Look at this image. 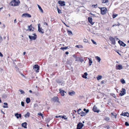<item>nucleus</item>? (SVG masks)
I'll return each instance as SVG.
<instances>
[{
  "mask_svg": "<svg viewBox=\"0 0 129 129\" xmlns=\"http://www.w3.org/2000/svg\"><path fill=\"white\" fill-rule=\"evenodd\" d=\"M33 69L36 72H38L40 69V66L37 64H36L33 66Z\"/></svg>",
  "mask_w": 129,
  "mask_h": 129,
  "instance_id": "5",
  "label": "nucleus"
},
{
  "mask_svg": "<svg viewBox=\"0 0 129 129\" xmlns=\"http://www.w3.org/2000/svg\"><path fill=\"white\" fill-rule=\"evenodd\" d=\"M52 100L54 102L59 103V99L57 96H54L52 99Z\"/></svg>",
  "mask_w": 129,
  "mask_h": 129,
  "instance_id": "13",
  "label": "nucleus"
},
{
  "mask_svg": "<svg viewBox=\"0 0 129 129\" xmlns=\"http://www.w3.org/2000/svg\"><path fill=\"white\" fill-rule=\"evenodd\" d=\"M125 125L126 126H129V123L127 121H126L125 122Z\"/></svg>",
  "mask_w": 129,
  "mask_h": 129,
  "instance_id": "48",
  "label": "nucleus"
},
{
  "mask_svg": "<svg viewBox=\"0 0 129 129\" xmlns=\"http://www.w3.org/2000/svg\"><path fill=\"white\" fill-rule=\"evenodd\" d=\"M26 101L27 104L29 103L30 101V100L29 98H27L26 100Z\"/></svg>",
  "mask_w": 129,
  "mask_h": 129,
  "instance_id": "27",
  "label": "nucleus"
},
{
  "mask_svg": "<svg viewBox=\"0 0 129 129\" xmlns=\"http://www.w3.org/2000/svg\"><path fill=\"white\" fill-rule=\"evenodd\" d=\"M102 78V76L101 75H98L97 76V80H99L101 79Z\"/></svg>",
  "mask_w": 129,
  "mask_h": 129,
  "instance_id": "29",
  "label": "nucleus"
},
{
  "mask_svg": "<svg viewBox=\"0 0 129 129\" xmlns=\"http://www.w3.org/2000/svg\"><path fill=\"white\" fill-rule=\"evenodd\" d=\"M21 106H23L24 107V102L23 101H22L21 102Z\"/></svg>",
  "mask_w": 129,
  "mask_h": 129,
  "instance_id": "49",
  "label": "nucleus"
},
{
  "mask_svg": "<svg viewBox=\"0 0 129 129\" xmlns=\"http://www.w3.org/2000/svg\"><path fill=\"white\" fill-rule=\"evenodd\" d=\"M80 114H81V116L82 117H83V116H85L86 114V113L83 111H82L81 112H80Z\"/></svg>",
  "mask_w": 129,
  "mask_h": 129,
  "instance_id": "24",
  "label": "nucleus"
},
{
  "mask_svg": "<svg viewBox=\"0 0 129 129\" xmlns=\"http://www.w3.org/2000/svg\"><path fill=\"white\" fill-rule=\"evenodd\" d=\"M126 94V90L124 88H122V90L120 91V92L119 93V96H121Z\"/></svg>",
  "mask_w": 129,
  "mask_h": 129,
  "instance_id": "4",
  "label": "nucleus"
},
{
  "mask_svg": "<svg viewBox=\"0 0 129 129\" xmlns=\"http://www.w3.org/2000/svg\"><path fill=\"white\" fill-rule=\"evenodd\" d=\"M110 95L114 97L115 99H117V100H118L117 99V98L116 96V95L114 93H110Z\"/></svg>",
  "mask_w": 129,
  "mask_h": 129,
  "instance_id": "36",
  "label": "nucleus"
},
{
  "mask_svg": "<svg viewBox=\"0 0 129 129\" xmlns=\"http://www.w3.org/2000/svg\"><path fill=\"white\" fill-rule=\"evenodd\" d=\"M3 41V38L0 34V43Z\"/></svg>",
  "mask_w": 129,
  "mask_h": 129,
  "instance_id": "52",
  "label": "nucleus"
},
{
  "mask_svg": "<svg viewBox=\"0 0 129 129\" xmlns=\"http://www.w3.org/2000/svg\"><path fill=\"white\" fill-rule=\"evenodd\" d=\"M76 58L75 61H80L82 62L84 61V58L82 57H76Z\"/></svg>",
  "mask_w": 129,
  "mask_h": 129,
  "instance_id": "7",
  "label": "nucleus"
},
{
  "mask_svg": "<svg viewBox=\"0 0 129 129\" xmlns=\"http://www.w3.org/2000/svg\"><path fill=\"white\" fill-rule=\"evenodd\" d=\"M20 2L19 0H17L16 1L15 0H13L11 1L10 3L9 4L11 6H18L19 5V4L20 3Z\"/></svg>",
  "mask_w": 129,
  "mask_h": 129,
  "instance_id": "1",
  "label": "nucleus"
},
{
  "mask_svg": "<svg viewBox=\"0 0 129 129\" xmlns=\"http://www.w3.org/2000/svg\"><path fill=\"white\" fill-rule=\"evenodd\" d=\"M38 6L39 9L41 11V12L42 13H43V10L41 8V7L39 5H38Z\"/></svg>",
  "mask_w": 129,
  "mask_h": 129,
  "instance_id": "34",
  "label": "nucleus"
},
{
  "mask_svg": "<svg viewBox=\"0 0 129 129\" xmlns=\"http://www.w3.org/2000/svg\"><path fill=\"white\" fill-rule=\"evenodd\" d=\"M28 30H29V29L30 28H32V24H31L30 25L28 26Z\"/></svg>",
  "mask_w": 129,
  "mask_h": 129,
  "instance_id": "55",
  "label": "nucleus"
},
{
  "mask_svg": "<svg viewBox=\"0 0 129 129\" xmlns=\"http://www.w3.org/2000/svg\"><path fill=\"white\" fill-rule=\"evenodd\" d=\"M4 104L5 106H3V107L4 108H8V107L7 106L8 105V103H7L5 102L4 103Z\"/></svg>",
  "mask_w": 129,
  "mask_h": 129,
  "instance_id": "28",
  "label": "nucleus"
},
{
  "mask_svg": "<svg viewBox=\"0 0 129 129\" xmlns=\"http://www.w3.org/2000/svg\"><path fill=\"white\" fill-rule=\"evenodd\" d=\"M106 127L107 128V129H109L110 128V126L108 125L106 126Z\"/></svg>",
  "mask_w": 129,
  "mask_h": 129,
  "instance_id": "63",
  "label": "nucleus"
},
{
  "mask_svg": "<svg viewBox=\"0 0 129 129\" xmlns=\"http://www.w3.org/2000/svg\"><path fill=\"white\" fill-rule=\"evenodd\" d=\"M33 29L32 30V28H30L29 29V30L30 31H33L34 30V27H33Z\"/></svg>",
  "mask_w": 129,
  "mask_h": 129,
  "instance_id": "56",
  "label": "nucleus"
},
{
  "mask_svg": "<svg viewBox=\"0 0 129 129\" xmlns=\"http://www.w3.org/2000/svg\"><path fill=\"white\" fill-rule=\"evenodd\" d=\"M75 93V92L73 91L72 92H69V94L70 95L72 96Z\"/></svg>",
  "mask_w": 129,
  "mask_h": 129,
  "instance_id": "32",
  "label": "nucleus"
},
{
  "mask_svg": "<svg viewBox=\"0 0 129 129\" xmlns=\"http://www.w3.org/2000/svg\"><path fill=\"white\" fill-rule=\"evenodd\" d=\"M75 47L78 48H83V46L81 45H78L76 46Z\"/></svg>",
  "mask_w": 129,
  "mask_h": 129,
  "instance_id": "39",
  "label": "nucleus"
},
{
  "mask_svg": "<svg viewBox=\"0 0 129 129\" xmlns=\"http://www.w3.org/2000/svg\"><path fill=\"white\" fill-rule=\"evenodd\" d=\"M93 111L95 112H97V107L96 105H94L92 108Z\"/></svg>",
  "mask_w": 129,
  "mask_h": 129,
  "instance_id": "22",
  "label": "nucleus"
},
{
  "mask_svg": "<svg viewBox=\"0 0 129 129\" xmlns=\"http://www.w3.org/2000/svg\"><path fill=\"white\" fill-rule=\"evenodd\" d=\"M19 91L21 92V94H23L25 93L24 91L22 90L19 89Z\"/></svg>",
  "mask_w": 129,
  "mask_h": 129,
  "instance_id": "45",
  "label": "nucleus"
},
{
  "mask_svg": "<svg viewBox=\"0 0 129 129\" xmlns=\"http://www.w3.org/2000/svg\"><path fill=\"white\" fill-rule=\"evenodd\" d=\"M33 35H34V36L36 38H37V35L35 33L33 34Z\"/></svg>",
  "mask_w": 129,
  "mask_h": 129,
  "instance_id": "57",
  "label": "nucleus"
},
{
  "mask_svg": "<svg viewBox=\"0 0 129 129\" xmlns=\"http://www.w3.org/2000/svg\"><path fill=\"white\" fill-rule=\"evenodd\" d=\"M123 67L121 64H117L116 65V69L117 70H120Z\"/></svg>",
  "mask_w": 129,
  "mask_h": 129,
  "instance_id": "8",
  "label": "nucleus"
},
{
  "mask_svg": "<svg viewBox=\"0 0 129 129\" xmlns=\"http://www.w3.org/2000/svg\"><path fill=\"white\" fill-rule=\"evenodd\" d=\"M20 73L21 74V75L23 77H25V76L23 75L22 73L21 72H20Z\"/></svg>",
  "mask_w": 129,
  "mask_h": 129,
  "instance_id": "60",
  "label": "nucleus"
},
{
  "mask_svg": "<svg viewBox=\"0 0 129 129\" xmlns=\"http://www.w3.org/2000/svg\"><path fill=\"white\" fill-rule=\"evenodd\" d=\"M57 8L58 12L59 14H60L61 13V11L60 9H59L58 7H57Z\"/></svg>",
  "mask_w": 129,
  "mask_h": 129,
  "instance_id": "46",
  "label": "nucleus"
},
{
  "mask_svg": "<svg viewBox=\"0 0 129 129\" xmlns=\"http://www.w3.org/2000/svg\"><path fill=\"white\" fill-rule=\"evenodd\" d=\"M121 116H127V117H129V113L128 112H123L122 111L121 114H120Z\"/></svg>",
  "mask_w": 129,
  "mask_h": 129,
  "instance_id": "9",
  "label": "nucleus"
},
{
  "mask_svg": "<svg viewBox=\"0 0 129 129\" xmlns=\"http://www.w3.org/2000/svg\"><path fill=\"white\" fill-rule=\"evenodd\" d=\"M83 111L85 112L86 114L89 112V110L88 109H86L84 108L83 109Z\"/></svg>",
  "mask_w": 129,
  "mask_h": 129,
  "instance_id": "38",
  "label": "nucleus"
},
{
  "mask_svg": "<svg viewBox=\"0 0 129 129\" xmlns=\"http://www.w3.org/2000/svg\"><path fill=\"white\" fill-rule=\"evenodd\" d=\"M28 37L29 38L30 40L31 41L33 40H35L37 39V38L35 37L34 36L30 35H29L28 36Z\"/></svg>",
  "mask_w": 129,
  "mask_h": 129,
  "instance_id": "19",
  "label": "nucleus"
},
{
  "mask_svg": "<svg viewBox=\"0 0 129 129\" xmlns=\"http://www.w3.org/2000/svg\"><path fill=\"white\" fill-rule=\"evenodd\" d=\"M107 11V9L106 7H103V9H102L100 11L101 14L102 15L106 14Z\"/></svg>",
  "mask_w": 129,
  "mask_h": 129,
  "instance_id": "3",
  "label": "nucleus"
},
{
  "mask_svg": "<svg viewBox=\"0 0 129 129\" xmlns=\"http://www.w3.org/2000/svg\"><path fill=\"white\" fill-rule=\"evenodd\" d=\"M118 43L120 46H122L124 47L126 45L123 42L121 41L120 40H119L118 41Z\"/></svg>",
  "mask_w": 129,
  "mask_h": 129,
  "instance_id": "12",
  "label": "nucleus"
},
{
  "mask_svg": "<svg viewBox=\"0 0 129 129\" xmlns=\"http://www.w3.org/2000/svg\"><path fill=\"white\" fill-rule=\"evenodd\" d=\"M98 26H99V27H101L102 26V25L101 23H99L98 24Z\"/></svg>",
  "mask_w": 129,
  "mask_h": 129,
  "instance_id": "53",
  "label": "nucleus"
},
{
  "mask_svg": "<svg viewBox=\"0 0 129 129\" xmlns=\"http://www.w3.org/2000/svg\"><path fill=\"white\" fill-rule=\"evenodd\" d=\"M21 16L22 17H24L30 18L31 17V15L28 13H24L22 14Z\"/></svg>",
  "mask_w": 129,
  "mask_h": 129,
  "instance_id": "11",
  "label": "nucleus"
},
{
  "mask_svg": "<svg viewBox=\"0 0 129 129\" xmlns=\"http://www.w3.org/2000/svg\"><path fill=\"white\" fill-rule=\"evenodd\" d=\"M83 41L84 42L87 43L88 42V40L87 39H84L83 40Z\"/></svg>",
  "mask_w": 129,
  "mask_h": 129,
  "instance_id": "51",
  "label": "nucleus"
},
{
  "mask_svg": "<svg viewBox=\"0 0 129 129\" xmlns=\"http://www.w3.org/2000/svg\"><path fill=\"white\" fill-rule=\"evenodd\" d=\"M92 6L93 7L94 6V7L95 8H96V7H97V4H96L95 5H92Z\"/></svg>",
  "mask_w": 129,
  "mask_h": 129,
  "instance_id": "61",
  "label": "nucleus"
},
{
  "mask_svg": "<svg viewBox=\"0 0 129 129\" xmlns=\"http://www.w3.org/2000/svg\"><path fill=\"white\" fill-rule=\"evenodd\" d=\"M68 49V46H65L63 47H61L60 48V49L63 50H65L67 49Z\"/></svg>",
  "mask_w": 129,
  "mask_h": 129,
  "instance_id": "33",
  "label": "nucleus"
},
{
  "mask_svg": "<svg viewBox=\"0 0 129 129\" xmlns=\"http://www.w3.org/2000/svg\"><path fill=\"white\" fill-rule=\"evenodd\" d=\"M38 115H39V116H41L43 114L42 113H41L40 112V113H38Z\"/></svg>",
  "mask_w": 129,
  "mask_h": 129,
  "instance_id": "54",
  "label": "nucleus"
},
{
  "mask_svg": "<svg viewBox=\"0 0 129 129\" xmlns=\"http://www.w3.org/2000/svg\"><path fill=\"white\" fill-rule=\"evenodd\" d=\"M40 24H38V31L40 33H41L42 34H43L44 33V30L41 27H40Z\"/></svg>",
  "mask_w": 129,
  "mask_h": 129,
  "instance_id": "10",
  "label": "nucleus"
},
{
  "mask_svg": "<svg viewBox=\"0 0 129 129\" xmlns=\"http://www.w3.org/2000/svg\"><path fill=\"white\" fill-rule=\"evenodd\" d=\"M109 40L111 42V44L115 45L116 44V40L115 38L110 36L109 38Z\"/></svg>",
  "mask_w": 129,
  "mask_h": 129,
  "instance_id": "2",
  "label": "nucleus"
},
{
  "mask_svg": "<svg viewBox=\"0 0 129 129\" xmlns=\"http://www.w3.org/2000/svg\"><path fill=\"white\" fill-rule=\"evenodd\" d=\"M66 116H65L64 115H61V118L62 119H64L65 120H67V117H66Z\"/></svg>",
  "mask_w": 129,
  "mask_h": 129,
  "instance_id": "43",
  "label": "nucleus"
},
{
  "mask_svg": "<svg viewBox=\"0 0 129 129\" xmlns=\"http://www.w3.org/2000/svg\"><path fill=\"white\" fill-rule=\"evenodd\" d=\"M67 31L69 35H73V33L71 30H69L67 29Z\"/></svg>",
  "mask_w": 129,
  "mask_h": 129,
  "instance_id": "26",
  "label": "nucleus"
},
{
  "mask_svg": "<svg viewBox=\"0 0 129 129\" xmlns=\"http://www.w3.org/2000/svg\"><path fill=\"white\" fill-rule=\"evenodd\" d=\"M66 63L68 64H69L70 66L72 64V61L69 59H67V61L66 62Z\"/></svg>",
  "mask_w": 129,
  "mask_h": 129,
  "instance_id": "23",
  "label": "nucleus"
},
{
  "mask_svg": "<svg viewBox=\"0 0 129 129\" xmlns=\"http://www.w3.org/2000/svg\"><path fill=\"white\" fill-rule=\"evenodd\" d=\"M114 51H115L120 56H121V54H120L119 52V50H116H116H114Z\"/></svg>",
  "mask_w": 129,
  "mask_h": 129,
  "instance_id": "40",
  "label": "nucleus"
},
{
  "mask_svg": "<svg viewBox=\"0 0 129 129\" xmlns=\"http://www.w3.org/2000/svg\"><path fill=\"white\" fill-rule=\"evenodd\" d=\"M101 2L102 3H106L108 2V0H101Z\"/></svg>",
  "mask_w": 129,
  "mask_h": 129,
  "instance_id": "41",
  "label": "nucleus"
},
{
  "mask_svg": "<svg viewBox=\"0 0 129 129\" xmlns=\"http://www.w3.org/2000/svg\"><path fill=\"white\" fill-rule=\"evenodd\" d=\"M87 72H85L83 75H82V77L85 79H86L87 78Z\"/></svg>",
  "mask_w": 129,
  "mask_h": 129,
  "instance_id": "20",
  "label": "nucleus"
},
{
  "mask_svg": "<svg viewBox=\"0 0 129 129\" xmlns=\"http://www.w3.org/2000/svg\"><path fill=\"white\" fill-rule=\"evenodd\" d=\"M14 115L17 119H18L19 118H20L22 116L21 114H18V113H15Z\"/></svg>",
  "mask_w": 129,
  "mask_h": 129,
  "instance_id": "15",
  "label": "nucleus"
},
{
  "mask_svg": "<svg viewBox=\"0 0 129 129\" xmlns=\"http://www.w3.org/2000/svg\"><path fill=\"white\" fill-rule=\"evenodd\" d=\"M120 81L121 82L122 84H123L125 83V80L123 78H122L120 80Z\"/></svg>",
  "mask_w": 129,
  "mask_h": 129,
  "instance_id": "31",
  "label": "nucleus"
},
{
  "mask_svg": "<svg viewBox=\"0 0 129 129\" xmlns=\"http://www.w3.org/2000/svg\"><path fill=\"white\" fill-rule=\"evenodd\" d=\"M88 22L90 23L91 25L93 24L94 23L92 22V18L91 17H88Z\"/></svg>",
  "mask_w": 129,
  "mask_h": 129,
  "instance_id": "17",
  "label": "nucleus"
},
{
  "mask_svg": "<svg viewBox=\"0 0 129 129\" xmlns=\"http://www.w3.org/2000/svg\"><path fill=\"white\" fill-rule=\"evenodd\" d=\"M114 37H115L114 38H116V41H117L118 40H120L118 39V38H117V37H116V36H115Z\"/></svg>",
  "mask_w": 129,
  "mask_h": 129,
  "instance_id": "59",
  "label": "nucleus"
},
{
  "mask_svg": "<svg viewBox=\"0 0 129 129\" xmlns=\"http://www.w3.org/2000/svg\"><path fill=\"white\" fill-rule=\"evenodd\" d=\"M34 106L35 107H38V105L37 104H35Z\"/></svg>",
  "mask_w": 129,
  "mask_h": 129,
  "instance_id": "62",
  "label": "nucleus"
},
{
  "mask_svg": "<svg viewBox=\"0 0 129 129\" xmlns=\"http://www.w3.org/2000/svg\"><path fill=\"white\" fill-rule=\"evenodd\" d=\"M111 99H109L108 100V102L109 103H110L111 102Z\"/></svg>",
  "mask_w": 129,
  "mask_h": 129,
  "instance_id": "64",
  "label": "nucleus"
},
{
  "mask_svg": "<svg viewBox=\"0 0 129 129\" xmlns=\"http://www.w3.org/2000/svg\"><path fill=\"white\" fill-rule=\"evenodd\" d=\"M91 41H92V42L93 43V44L96 45L97 44H96V42H95L94 40L92 39L91 40Z\"/></svg>",
  "mask_w": 129,
  "mask_h": 129,
  "instance_id": "50",
  "label": "nucleus"
},
{
  "mask_svg": "<svg viewBox=\"0 0 129 129\" xmlns=\"http://www.w3.org/2000/svg\"><path fill=\"white\" fill-rule=\"evenodd\" d=\"M2 98L5 99L7 98V95L5 93H4L2 95Z\"/></svg>",
  "mask_w": 129,
  "mask_h": 129,
  "instance_id": "30",
  "label": "nucleus"
},
{
  "mask_svg": "<svg viewBox=\"0 0 129 129\" xmlns=\"http://www.w3.org/2000/svg\"><path fill=\"white\" fill-rule=\"evenodd\" d=\"M59 93H60L61 95L63 96L64 95V93L66 92H65L64 90H61V89H59Z\"/></svg>",
  "mask_w": 129,
  "mask_h": 129,
  "instance_id": "16",
  "label": "nucleus"
},
{
  "mask_svg": "<svg viewBox=\"0 0 129 129\" xmlns=\"http://www.w3.org/2000/svg\"><path fill=\"white\" fill-rule=\"evenodd\" d=\"M73 111V114H75L76 112V111L75 110H74Z\"/></svg>",
  "mask_w": 129,
  "mask_h": 129,
  "instance_id": "58",
  "label": "nucleus"
},
{
  "mask_svg": "<svg viewBox=\"0 0 129 129\" xmlns=\"http://www.w3.org/2000/svg\"><path fill=\"white\" fill-rule=\"evenodd\" d=\"M111 115L112 116H113L115 118H116V117L117 114H116V113L115 112H112L111 113Z\"/></svg>",
  "mask_w": 129,
  "mask_h": 129,
  "instance_id": "35",
  "label": "nucleus"
},
{
  "mask_svg": "<svg viewBox=\"0 0 129 129\" xmlns=\"http://www.w3.org/2000/svg\"><path fill=\"white\" fill-rule=\"evenodd\" d=\"M101 60V58L97 56V61L100 62Z\"/></svg>",
  "mask_w": 129,
  "mask_h": 129,
  "instance_id": "47",
  "label": "nucleus"
},
{
  "mask_svg": "<svg viewBox=\"0 0 129 129\" xmlns=\"http://www.w3.org/2000/svg\"><path fill=\"white\" fill-rule=\"evenodd\" d=\"M30 115V113L28 112H27V113L24 115V117H28Z\"/></svg>",
  "mask_w": 129,
  "mask_h": 129,
  "instance_id": "25",
  "label": "nucleus"
},
{
  "mask_svg": "<svg viewBox=\"0 0 129 129\" xmlns=\"http://www.w3.org/2000/svg\"><path fill=\"white\" fill-rule=\"evenodd\" d=\"M92 62V61L91 59H89V66H90L91 65Z\"/></svg>",
  "mask_w": 129,
  "mask_h": 129,
  "instance_id": "42",
  "label": "nucleus"
},
{
  "mask_svg": "<svg viewBox=\"0 0 129 129\" xmlns=\"http://www.w3.org/2000/svg\"><path fill=\"white\" fill-rule=\"evenodd\" d=\"M58 3L61 6H65V3L64 1H59L58 2Z\"/></svg>",
  "mask_w": 129,
  "mask_h": 129,
  "instance_id": "14",
  "label": "nucleus"
},
{
  "mask_svg": "<svg viewBox=\"0 0 129 129\" xmlns=\"http://www.w3.org/2000/svg\"><path fill=\"white\" fill-rule=\"evenodd\" d=\"M56 82L58 84H60L61 83H62L63 81L61 79H57L56 80Z\"/></svg>",
  "mask_w": 129,
  "mask_h": 129,
  "instance_id": "21",
  "label": "nucleus"
},
{
  "mask_svg": "<svg viewBox=\"0 0 129 129\" xmlns=\"http://www.w3.org/2000/svg\"><path fill=\"white\" fill-rule=\"evenodd\" d=\"M104 119L107 121H108L110 120V118L108 117H106Z\"/></svg>",
  "mask_w": 129,
  "mask_h": 129,
  "instance_id": "44",
  "label": "nucleus"
},
{
  "mask_svg": "<svg viewBox=\"0 0 129 129\" xmlns=\"http://www.w3.org/2000/svg\"><path fill=\"white\" fill-rule=\"evenodd\" d=\"M84 124L82 123L79 122L77 125V129H81L84 126Z\"/></svg>",
  "mask_w": 129,
  "mask_h": 129,
  "instance_id": "6",
  "label": "nucleus"
},
{
  "mask_svg": "<svg viewBox=\"0 0 129 129\" xmlns=\"http://www.w3.org/2000/svg\"><path fill=\"white\" fill-rule=\"evenodd\" d=\"M27 123L26 122H24L21 124V125L22 127L24 128H27Z\"/></svg>",
  "mask_w": 129,
  "mask_h": 129,
  "instance_id": "18",
  "label": "nucleus"
},
{
  "mask_svg": "<svg viewBox=\"0 0 129 129\" xmlns=\"http://www.w3.org/2000/svg\"><path fill=\"white\" fill-rule=\"evenodd\" d=\"M118 16V14H115L113 13L112 15L113 18L114 19L116 18L117 16Z\"/></svg>",
  "mask_w": 129,
  "mask_h": 129,
  "instance_id": "37",
  "label": "nucleus"
}]
</instances>
